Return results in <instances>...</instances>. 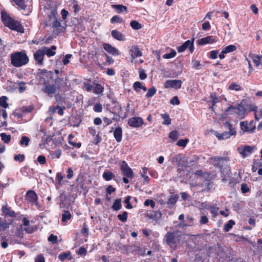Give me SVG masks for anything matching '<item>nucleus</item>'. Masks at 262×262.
<instances>
[{
	"label": "nucleus",
	"mask_w": 262,
	"mask_h": 262,
	"mask_svg": "<svg viewBox=\"0 0 262 262\" xmlns=\"http://www.w3.org/2000/svg\"><path fill=\"white\" fill-rule=\"evenodd\" d=\"M13 1L15 3V4L16 5H17L21 9H25L26 6L24 1H23V0H13Z\"/></svg>",
	"instance_id": "obj_48"
},
{
	"label": "nucleus",
	"mask_w": 262,
	"mask_h": 262,
	"mask_svg": "<svg viewBox=\"0 0 262 262\" xmlns=\"http://www.w3.org/2000/svg\"><path fill=\"white\" fill-rule=\"evenodd\" d=\"M102 177L106 181H110L115 177V175L111 171H105L103 172Z\"/></svg>",
	"instance_id": "obj_34"
},
{
	"label": "nucleus",
	"mask_w": 262,
	"mask_h": 262,
	"mask_svg": "<svg viewBox=\"0 0 262 262\" xmlns=\"http://www.w3.org/2000/svg\"><path fill=\"white\" fill-rule=\"evenodd\" d=\"M122 22V19L118 15H115L111 19V23L112 24L121 23Z\"/></svg>",
	"instance_id": "obj_46"
},
{
	"label": "nucleus",
	"mask_w": 262,
	"mask_h": 262,
	"mask_svg": "<svg viewBox=\"0 0 262 262\" xmlns=\"http://www.w3.org/2000/svg\"><path fill=\"white\" fill-rule=\"evenodd\" d=\"M235 224V222L234 221L230 220L228 221V222L224 226V230L225 231H229L231 228L233 227V226Z\"/></svg>",
	"instance_id": "obj_41"
},
{
	"label": "nucleus",
	"mask_w": 262,
	"mask_h": 262,
	"mask_svg": "<svg viewBox=\"0 0 262 262\" xmlns=\"http://www.w3.org/2000/svg\"><path fill=\"white\" fill-rule=\"evenodd\" d=\"M182 81L181 80H167L164 83V88L166 89L172 88L176 90L181 88Z\"/></svg>",
	"instance_id": "obj_8"
},
{
	"label": "nucleus",
	"mask_w": 262,
	"mask_h": 262,
	"mask_svg": "<svg viewBox=\"0 0 262 262\" xmlns=\"http://www.w3.org/2000/svg\"><path fill=\"white\" fill-rule=\"evenodd\" d=\"M94 111L96 112H101L102 111V106L101 104L97 103L95 105L94 107Z\"/></svg>",
	"instance_id": "obj_62"
},
{
	"label": "nucleus",
	"mask_w": 262,
	"mask_h": 262,
	"mask_svg": "<svg viewBox=\"0 0 262 262\" xmlns=\"http://www.w3.org/2000/svg\"><path fill=\"white\" fill-rule=\"evenodd\" d=\"M18 84L19 85L18 87V91L19 93H23L26 90V86H25L26 83L24 82H18Z\"/></svg>",
	"instance_id": "obj_56"
},
{
	"label": "nucleus",
	"mask_w": 262,
	"mask_h": 262,
	"mask_svg": "<svg viewBox=\"0 0 262 262\" xmlns=\"http://www.w3.org/2000/svg\"><path fill=\"white\" fill-rule=\"evenodd\" d=\"M147 216L149 219H150L154 221L157 222L161 219V217L162 216V213L160 212V211H159V210H158V211H154L153 210V211H150L149 212L147 213Z\"/></svg>",
	"instance_id": "obj_19"
},
{
	"label": "nucleus",
	"mask_w": 262,
	"mask_h": 262,
	"mask_svg": "<svg viewBox=\"0 0 262 262\" xmlns=\"http://www.w3.org/2000/svg\"><path fill=\"white\" fill-rule=\"evenodd\" d=\"M219 209V208L215 206H212V207L211 208L210 211L212 214V217L215 218L216 217Z\"/></svg>",
	"instance_id": "obj_50"
},
{
	"label": "nucleus",
	"mask_w": 262,
	"mask_h": 262,
	"mask_svg": "<svg viewBox=\"0 0 262 262\" xmlns=\"http://www.w3.org/2000/svg\"><path fill=\"white\" fill-rule=\"evenodd\" d=\"M73 138V136L72 135L69 136V143L73 147L80 148L81 146V143H76V142L72 141L71 138Z\"/></svg>",
	"instance_id": "obj_42"
},
{
	"label": "nucleus",
	"mask_w": 262,
	"mask_h": 262,
	"mask_svg": "<svg viewBox=\"0 0 262 262\" xmlns=\"http://www.w3.org/2000/svg\"><path fill=\"white\" fill-rule=\"evenodd\" d=\"M112 8L114 9L118 13H121L123 11L127 12V8L122 5H113Z\"/></svg>",
	"instance_id": "obj_26"
},
{
	"label": "nucleus",
	"mask_w": 262,
	"mask_h": 262,
	"mask_svg": "<svg viewBox=\"0 0 262 262\" xmlns=\"http://www.w3.org/2000/svg\"><path fill=\"white\" fill-rule=\"evenodd\" d=\"M229 89L230 90H235L236 91H239L242 90V87L237 83L234 82L232 83L229 86Z\"/></svg>",
	"instance_id": "obj_40"
},
{
	"label": "nucleus",
	"mask_w": 262,
	"mask_h": 262,
	"mask_svg": "<svg viewBox=\"0 0 262 262\" xmlns=\"http://www.w3.org/2000/svg\"><path fill=\"white\" fill-rule=\"evenodd\" d=\"M177 55V53L173 49H171L170 53L165 54L163 55L164 59H170L174 57Z\"/></svg>",
	"instance_id": "obj_37"
},
{
	"label": "nucleus",
	"mask_w": 262,
	"mask_h": 262,
	"mask_svg": "<svg viewBox=\"0 0 262 262\" xmlns=\"http://www.w3.org/2000/svg\"><path fill=\"white\" fill-rule=\"evenodd\" d=\"M255 149L254 146L245 145L243 148H238V151L242 157L244 158L251 154Z\"/></svg>",
	"instance_id": "obj_12"
},
{
	"label": "nucleus",
	"mask_w": 262,
	"mask_h": 262,
	"mask_svg": "<svg viewBox=\"0 0 262 262\" xmlns=\"http://www.w3.org/2000/svg\"><path fill=\"white\" fill-rule=\"evenodd\" d=\"M121 199H116L114 202L113 205L112 206L113 209L115 211H117L120 210L121 208Z\"/></svg>",
	"instance_id": "obj_30"
},
{
	"label": "nucleus",
	"mask_w": 262,
	"mask_h": 262,
	"mask_svg": "<svg viewBox=\"0 0 262 262\" xmlns=\"http://www.w3.org/2000/svg\"><path fill=\"white\" fill-rule=\"evenodd\" d=\"M169 137L174 141L177 140L178 138V132L177 130L171 132L169 134Z\"/></svg>",
	"instance_id": "obj_49"
},
{
	"label": "nucleus",
	"mask_w": 262,
	"mask_h": 262,
	"mask_svg": "<svg viewBox=\"0 0 262 262\" xmlns=\"http://www.w3.org/2000/svg\"><path fill=\"white\" fill-rule=\"evenodd\" d=\"M219 52L217 50H213L210 52V58L215 59L217 58Z\"/></svg>",
	"instance_id": "obj_63"
},
{
	"label": "nucleus",
	"mask_w": 262,
	"mask_h": 262,
	"mask_svg": "<svg viewBox=\"0 0 262 262\" xmlns=\"http://www.w3.org/2000/svg\"><path fill=\"white\" fill-rule=\"evenodd\" d=\"M215 41V37L213 36H208L198 40L197 42L199 45L203 46L207 43H212Z\"/></svg>",
	"instance_id": "obj_17"
},
{
	"label": "nucleus",
	"mask_w": 262,
	"mask_h": 262,
	"mask_svg": "<svg viewBox=\"0 0 262 262\" xmlns=\"http://www.w3.org/2000/svg\"><path fill=\"white\" fill-rule=\"evenodd\" d=\"M179 195L177 194H171L168 198L167 204L169 207L173 206L177 203Z\"/></svg>",
	"instance_id": "obj_24"
},
{
	"label": "nucleus",
	"mask_w": 262,
	"mask_h": 262,
	"mask_svg": "<svg viewBox=\"0 0 262 262\" xmlns=\"http://www.w3.org/2000/svg\"><path fill=\"white\" fill-rule=\"evenodd\" d=\"M45 55L42 50L40 49H38L34 54V58L35 61L37 62V64L39 66L43 65V60L44 59Z\"/></svg>",
	"instance_id": "obj_15"
},
{
	"label": "nucleus",
	"mask_w": 262,
	"mask_h": 262,
	"mask_svg": "<svg viewBox=\"0 0 262 262\" xmlns=\"http://www.w3.org/2000/svg\"><path fill=\"white\" fill-rule=\"evenodd\" d=\"M200 223L201 225L206 224L208 222V219L207 217L205 212L201 209V216H200Z\"/></svg>",
	"instance_id": "obj_27"
},
{
	"label": "nucleus",
	"mask_w": 262,
	"mask_h": 262,
	"mask_svg": "<svg viewBox=\"0 0 262 262\" xmlns=\"http://www.w3.org/2000/svg\"><path fill=\"white\" fill-rule=\"evenodd\" d=\"M103 90L104 88L100 84L96 83L94 88L93 92L95 94H99L102 93Z\"/></svg>",
	"instance_id": "obj_36"
},
{
	"label": "nucleus",
	"mask_w": 262,
	"mask_h": 262,
	"mask_svg": "<svg viewBox=\"0 0 262 262\" xmlns=\"http://www.w3.org/2000/svg\"><path fill=\"white\" fill-rule=\"evenodd\" d=\"M144 123L142 118L139 117H134L130 118L128 120V124L133 127H139Z\"/></svg>",
	"instance_id": "obj_11"
},
{
	"label": "nucleus",
	"mask_w": 262,
	"mask_h": 262,
	"mask_svg": "<svg viewBox=\"0 0 262 262\" xmlns=\"http://www.w3.org/2000/svg\"><path fill=\"white\" fill-rule=\"evenodd\" d=\"M188 141L189 140L188 139H181L178 141L177 145L180 147H184L186 146Z\"/></svg>",
	"instance_id": "obj_47"
},
{
	"label": "nucleus",
	"mask_w": 262,
	"mask_h": 262,
	"mask_svg": "<svg viewBox=\"0 0 262 262\" xmlns=\"http://www.w3.org/2000/svg\"><path fill=\"white\" fill-rule=\"evenodd\" d=\"M56 90V86L54 84H47L44 89V92L51 96L52 94L55 93Z\"/></svg>",
	"instance_id": "obj_20"
},
{
	"label": "nucleus",
	"mask_w": 262,
	"mask_h": 262,
	"mask_svg": "<svg viewBox=\"0 0 262 262\" xmlns=\"http://www.w3.org/2000/svg\"><path fill=\"white\" fill-rule=\"evenodd\" d=\"M142 86V85L141 83L139 81H136L134 83L133 88L134 90L137 92H139L140 91V90H141V88Z\"/></svg>",
	"instance_id": "obj_51"
},
{
	"label": "nucleus",
	"mask_w": 262,
	"mask_h": 262,
	"mask_svg": "<svg viewBox=\"0 0 262 262\" xmlns=\"http://www.w3.org/2000/svg\"><path fill=\"white\" fill-rule=\"evenodd\" d=\"M114 137L117 142H120L122 138V130L120 126L116 128L114 131Z\"/></svg>",
	"instance_id": "obj_21"
},
{
	"label": "nucleus",
	"mask_w": 262,
	"mask_h": 262,
	"mask_svg": "<svg viewBox=\"0 0 262 262\" xmlns=\"http://www.w3.org/2000/svg\"><path fill=\"white\" fill-rule=\"evenodd\" d=\"M247 108L242 103L237 104V106L230 105L226 110V112H230L231 114L236 115L239 119H243L247 112Z\"/></svg>",
	"instance_id": "obj_5"
},
{
	"label": "nucleus",
	"mask_w": 262,
	"mask_h": 262,
	"mask_svg": "<svg viewBox=\"0 0 262 262\" xmlns=\"http://www.w3.org/2000/svg\"><path fill=\"white\" fill-rule=\"evenodd\" d=\"M72 215L69 210H65L62 214V221L63 222H67L70 220Z\"/></svg>",
	"instance_id": "obj_33"
},
{
	"label": "nucleus",
	"mask_w": 262,
	"mask_h": 262,
	"mask_svg": "<svg viewBox=\"0 0 262 262\" xmlns=\"http://www.w3.org/2000/svg\"><path fill=\"white\" fill-rule=\"evenodd\" d=\"M241 130L243 134L246 133H252L255 129V124L253 121H250L249 122L247 121H241L239 123Z\"/></svg>",
	"instance_id": "obj_7"
},
{
	"label": "nucleus",
	"mask_w": 262,
	"mask_h": 262,
	"mask_svg": "<svg viewBox=\"0 0 262 262\" xmlns=\"http://www.w3.org/2000/svg\"><path fill=\"white\" fill-rule=\"evenodd\" d=\"M225 160H226V158L219 156L212 157L210 159V162L214 166L220 168V171L222 174V181L223 182H226L228 181L231 173L230 170L228 168H223V163Z\"/></svg>",
	"instance_id": "obj_2"
},
{
	"label": "nucleus",
	"mask_w": 262,
	"mask_h": 262,
	"mask_svg": "<svg viewBox=\"0 0 262 262\" xmlns=\"http://www.w3.org/2000/svg\"><path fill=\"white\" fill-rule=\"evenodd\" d=\"M2 21L10 29L20 33L24 32V29L20 21L10 17L6 13L2 12Z\"/></svg>",
	"instance_id": "obj_1"
},
{
	"label": "nucleus",
	"mask_w": 262,
	"mask_h": 262,
	"mask_svg": "<svg viewBox=\"0 0 262 262\" xmlns=\"http://www.w3.org/2000/svg\"><path fill=\"white\" fill-rule=\"evenodd\" d=\"M156 89L153 86L148 90L145 96L147 98H151L156 94Z\"/></svg>",
	"instance_id": "obj_44"
},
{
	"label": "nucleus",
	"mask_w": 262,
	"mask_h": 262,
	"mask_svg": "<svg viewBox=\"0 0 262 262\" xmlns=\"http://www.w3.org/2000/svg\"><path fill=\"white\" fill-rule=\"evenodd\" d=\"M210 97L212 99V104L213 105H215V103H216L217 102H219V98L216 96L215 93H212Z\"/></svg>",
	"instance_id": "obj_64"
},
{
	"label": "nucleus",
	"mask_w": 262,
	"mask_h": 262,
	"mask_svg": "<svg viewBox=\"0 0 262 262\" xmlns=\"http://www.w3.org/2000/svg\"><path fill=\"white\" fill-rule=\"evenodd\" d=\"M184 236L178 231L168 232L165 236V241L171 248H176L178 244L183 239Z\"/></svg>",
	"instance_id": "obj_4"
},
{
	"label": "nucleus",
	"mask_w": 262,
	"mask_h": 262,
	"mask_svg": "<svg viewBox=\"0 0 262 262\" xmlns=\"http://www.w3.org/2000/svg\"><path fill=\"white\" fill-rule=\"evenodd\" d=\"M194 38L192 40H188L186 41L182 45L177 48L178 52H184L187 48L190 53H192L194 51L193 46Z\"/></svg>",
	"instance_id": "obj_9"
},
{
	"label": "nucleus",
	"mask_w": 262,
	"mask_h": 262,
	"mask_svg": "<svg viewBox=\"0 0 262 262\" xmlns=\"http://www.w3.org/2000/svg\"><path fill=\"white\" fill-rule=\"evenodd\" d=\"M37 161L40 164H45L46 163V159L43 155H40L37 158Z\"/></svg>",
	"instance_id": "obj_60"
},
{
	"label": "nucleus",
	"mask_w": 262,
	"mask_h": 262,
	"mask_svg": "<svg viewBox=\"0 0 262 262\" xmlns=\"http://www.w3.org/2000/svg\"><path fill=\"white\" fill-rule=\"evenodd\" d=\"M170 103L173 105H179L180 103V101L177 96H174L170 100Z\"/></svg>",
	"instance_id": "obj_61"
},
{
	"label": "nucleus",
	"mask_w": 262,
	"mask_h": 262,
	"mask_svg": "<svg viewBox=\"0 0 262 262\" xmlns=\"http://www.w3.org/2000/svg\"><path fill=\"white\" fill-rule=\"evenodd\" d=\"M14 159L15 161L21 162L25 160V156L24 155L18 154L14 156Z\"/></svg>",
	"instance_id": "obj_58"
},
{
	"label": "nucleus",
	"mask_w": 262,
	"mask_h": 262,
	"mask_svg": "<svg viewBox=\"0 0 262 262\" xmlns=\"http://www.w3.org/2000/svg\"><path fill=\"white\" fill-rule=\"evenodd\" d=\"M161 116L164 119V121L163 122V124L168 125L171 124V119L167 113H165L164 114H161Z\"/></svg>",
	"instance_id": "obj_31"
},
{
	"label": "nucleus",
	"mask_w": 262,
	"mask_h": 262,
	"mask_svg": "<svg viewBox=\"0 0 262 262\" xmlns=\"http://www.w3.org/2000/svg\"><path fill=\"white\" fill-rule=\"evenodd\" d=\"M8 98L6 96H2L0 97V105L3 108H7L9 106L7 103Z\"/></svg>",
	"instance_id": "obj_35"
},
{
	"label": "nucleus",
	"mask_w": 262,
	"mask_h": 262,
	"mask_svg": "<svg viewBox=\"0 0 262 262\" xmlns=\"http://www.w3.org/2000/svg\"><path fill=\"white\" fill-rule=\"evenodd\" d=\"M144 204L146 206L150 205L152 208H154L156 203L152 200L147 199L145 201Z\"/></svg>",
	"instance_id": "obj_53"
},
{
	"label": "nucleus",
	"mask_w": 262,
	"mask_h": 262,
	"mask_svg": "<svg viewBox=\"0 0 262 262\" xmlns=\"http://www.w3.org/2000/svg\"><path fill=\"white\" fill-rule=\"evenodd\" d=\"M224 127L228 129V132H224L222 134L216 135V137L219 140H225L229 138L232 136H235L236 134V132L235 128L232 127V124L229 122H226L224 123Z\"/></svg>",
	"instance_id": "obj_6"
},
{
	"label": "nucleus",
	"mask_w": 262,
	"mask_h": 262,
	"mask_svg": "<svg viewBox=\"0 0 262 262\" xmlns=\"http://www.w3.org/2000/svg\"><path fill=\"white\" fill-rule=\"evenodd\" d=\"M249 57L252 59L256 67H258L261 64L262 55H258L253 53H250Z\"/></svg>",
	"instance_id": "obj_22"
},
{
	"label": "nucleus",
	"mask_w": 262,
	"mask_h": 262,
	"mask_svg": "<svg viewBox=\"0 0 262 262\" xmlns=\"http://www.w3.org/2000/svg\"><path fill=\"white\" fill-rule=\"evenodd\" d=\"M30 140V138L27 136H23L20 140L19 143L21 146L25 145L27 146L29 145Z\"/></svg>",
	"instance_id": "obj_39"
},
{
	"label": "nucleus",
	"mask_w": 262,
	"mask_h": 262,
	"mask_svg": "<svg viewBox=\"0 0 262 262\" xmlns=\"http://www.w3.org/2000/svg\"><path fill=\"white\" fill-rule=\"evenodd\" d=\"M130 25L131 27L134 30H139L142 28V25L138 21L136 20H133L130 22Z\"/></svg>",
	"instance_id": "obj_38"
},
{
	"label": "nucleus",
	"mask_w": 262,
	"mask_h": 262,
	"mask_svg": "<svg viewBox=\"0 0 262 262\" xmlns=\"http://www.w3.org/2000/svg\"><path fill=\"white\" fill-rule=\"evenodd\" d=\"M192 68L196 69V70H199L200 69L201 67V63L200 61L198 60H193L192 61Z\"/></svg>",
	"instance_id": "obj_59"
},
{
	"label": "nucleus",
	"mask_w": 262,
	"mask_h": 262,
	"mask_svg": "<svg viewBox=\"0 0 262 262\" xmlns=\"http://www.w3.org/2000/svg\"><path fill=\"white\" fill-rule=\"evenodd\" d=\"M9 227V224L4 221H3L1 219H0V229L1 230H5L8 228Z\"/></svg>",
	"instance_id": "obj_52"
},
{
	"label": "nucleus",
	"mask_w": 262,
	"mask_h": 262,
	"mask_svg": "<svg viewBox=\"0 0 262 262\" xmlns=\"http://www.w3.org/2000/svg\"><path fill=\"white\" fill-rule=\"evenodd\" d=\"M147 168L146 167L142 168V170L141 172L142 178H143V183H148L149 180V177L147 176Z\"/></svg>",
	"instance_id": "obj_28"
},
{
	"label": "nucleus",
	"mask_w": 262,
	"mask_h": 262,
	"mask_svg": "<svg viewBox=\"0 0 262 262\" xmlns=\"http://www.w3.org/2000/svg\"><path fill=\"white\" fill-rule=\"evenodd\" d=\"M129 54L130 55L132 61L136 58L140 57L142 55L141 51L137 46H132L129 50Z\"/></svg>",
	"instance_id": "obj_16"
},
{
	"label": "nucleus",
	"mask_w": 262,
	"mask_h": 262,
	"mask_svg": "<svg viewBox=\"0 0 262 262\" xmlns=\"http://www.w3.org/2000/svg\"><path fill=\"white\" fill-rule=\"evenodd\" d=\"M120 168L124 176L128 178H133L134 177V172L133 170L128 166L125 161L122 162Z\"/></svg>",
	"instance_id": "obj_10"
},
{
	"label": "nucleus",
	"mask_w": 262,
	"mask_h": 262,
	"mask_svg": "<svg viewBox=\"0 0 262 262\" xmlns=\"http://www.w3.org/2000/svg\"><path fill=\"white\" fill-rule=\"evenodd\" d=\"M58 258L62 261H63L66 259H71L72 256H71V252H68L60 253L58 256Z\"/></svg>",
	"instance_id": "obj_29"
},
{
	"label": "nucleus",
	"mask_w": 262,
	"mask_h": 262,
	"mask_svg": "<svg viewBox=\"0 0 262 262\" xmlns=\"http://www.w3.org/2000/svg\"><path fill=\"white\" fill-rule=\"evenodd\" d=\"M57 236L51 234L48 237V241L53 244H56L57 243Z\"/></svg>",
	"instance_id": "obj_57"
},
{
	"label": "nucleus",
	"mask_w": 262,
	"mask_h": 262,
	"mask_svg": "<svg viewBox=\"0 0 262 262\" xmlns=\"http://www.w3.org/2000/svg\"><path fill=\"white\" fill-rule=\"evenodd\" d=\"M111 35L114 38L119 41H124L125 39L124 35L120 32L114 30L111 32Z\"/></svg>",
	"instance_id": "obj_23"
},
{
	"label": "nucleus",
	"mask_w": 262,
	"mask_h": 262,
	"mask_svg": "<svg viewBox=\"0 0 262 262\" xmlns=\"http://www.w3.org/2000/svg\"><path fill=\"white\" fill-rule=\"evenodd\" d=\"M236 50V47L233 45H230L225 47L223 49V53H229L230 52H232Z\"/></svg>",
	"instance_id": "obj_32"
},
{
	"label": "nucleus",
	"mask_w": 262,
	"mask_h": 262,
	"mask_svg": "<svg viewBox=\"0 0 262 262\" xmlns=\"http://www.w3.org/2000/svg\"><path fill=\"white\" fill-rule=\"evenodd\" d=\"M103 47L106 51L112 55L118 56L120 54L119 50L113 47L111 44L104 43L103 44Z\"/></svg>",
	"instance_id": "obj_14"
},
{
	"label": "nucleus",
	"mask_w": 262,
	"mask_h": 262,
	"mask_svg": "<svg viewBox=\"0 0 262 262\" xmlns=\"http://www.w3.org/2000/svg\"><path fill=\"white\" fill-rule=\"evenodd\" d=\"M44 55H47L48 57L53 56L55 55L56 52L54 51L56 49L55 46H52L51 48H48L47 47L43 46L41 48Z\"/></svg>",
	"instance_id": "obj_18"
},
{
	"label": "nucleus",
	"mask_w": 262,
	"mask_h": 262,
	"mask_svg": "<svg viewBox=\"0 0 262 262\" xmlns=\"http://www.w3.org/2000/svg\"><path fill=\"white\" fill-rule=\"evenodd\" d=\"M29 62V58L25 51L15 52L11 55V63L15 67H20Z\"/></svg>",
	"instance_id": "obj_3"
},
{
	"label": "nucleus",
	"mask_w": 262,
	"mask_h": 262,
	"mask_svg": "<svg viewBox=\"0 0 262 262\" xmlns=\"http://www.w3.org/2000/svg\"><path fill=\"white\" fill-rule=\"evenodd\" d=\"M0 136L2 138V140L6 143H8L11 140V136L8 135L6 133H1Z\"/></svg>",
	"instance_id": "obj_43"
},
{
	"label": "nucleus",
	"mask_w": 262,
	"mask_h": 262,
	"mask_svg": "<svg viewBox=\"0 0 262 262\" xmlns=\"http://www.w3.org/2000/svg\"><path fill=\"white\" fill-rule=\"evenodd\" d=\"M26 197L27 200L30 203L37 205L38 203V197L36 193L33 190H29L26 195Z\"/></svg>",
	"instance_id": "obj_13"
},
{
	"label": "nucleus",
	"mask_w": 262,
	"mask_h": 262,
	"mask_svg": "<svg viewBox=\"0 0 262 262\" xmlns=\"http://www.w3.org/2000/svg\"><path fill=\"white\" fill-rule=\"evenodd\" d=\"M128 213L126 211H124L122 214L118 215V219L122 222H125L127 221Z\"/></svg>",
	"instance_id": "obj_45"
},
{
	"label": "nucleus",
	"mask_w": 262,
	"mask_h": 262,
	"mask_svg": "<svg viewBox=\"0 0 262 262\" xmlns=\"http://www.w3.org/2000/svg\"><path fill=\"white\" fill-rule=\"evenodd\" d=\"M241 189L243 193H246L250 191L249 188L246 183H242L241 184Z\"/></svg>",
	"instance_id": "obj_55"
},
{
	"label": "nucleus",
	"mask_w": 262,
	"mask_h": 262,
	"mask_svg": "<svg viewBox=\"0 0 262 262\" xmlns=\"http://www.w3.org/2000/svg\"><path fill=\"white\" fill-rule=\"evenodd\" d=\"M131 197L130 196H127L125 198L124 203L126 204V208L127 209H132L133 208V206L130 203Z\"/></svg>",
	"instance_id": "obj_54"
},
{
	"label": "nucleus",
	"mask_w": 262,
	"mask_h": 262,
	"mask_svg": "<svg viewBox=\"0 0 262 262\" xmlns=\"http://www.w3.org/2000/svg\"><path fill=\"white\" fill-rule=\"evenodd\" d=\"M183 157L182 155L179 154L171 159V162L176 163L178 166H180L183 165Z\"/></svg>",
	"instance_id": "obj_25"
}]
</instances>
